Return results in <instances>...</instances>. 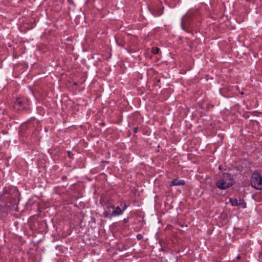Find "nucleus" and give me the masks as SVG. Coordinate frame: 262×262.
Instances as JSON below:
<instances>
[{"label":"nucleus","mask_w":262,"mask_h":262,"mask_svg":"<svg viewBox=\"0 0 262 262\" xmlns=\"http://www.w3.org/2000/svg\"><path fill=\"white\" fill-rule=\"evenodd\" d=\"M233 184V177L229 173H222L216 182L217 187L221 190L226 189L231 187Z\"/></svg>","instance_id":"f257e3e1"},{"label":"nucleus","mask_w":262,"mask_h":262,"mask_svg":"<svg viewBox=\"0 0 262 262\" xmlns=\"http://www.w3.org/2000/svg\"><path fill=\"white\" fill-rule=\"evenodd\" d=\"M251 184L256 189H262V174L257 171L253 172L251 177Z\"/></svg>","instance_id":"f03ea898"},{"label":"nucleus","mask_w":262,"mask_h":262,"mask_svg":"<svg viewBox=\"0 0 262 262\" xmlns=\"http://www.w3.org/2000/svg\"><path fill=\"white\" fill-rule=\"evenodd\" d=\"M28 105L29 101L28 99L25 97H20L15 100L14 106L16 110H20L26 108Z\"/></svg>","instance_id":"7ed1b4c3"},{"label":"nucleus","mask_w":262,"mask_h":262,"mask_svg":"<svg viewBox=\"0 0 262 262\" xmlns=\"http://www.w3.org/2000/svg\"><path fill=\"white\" fill-rule=\"evenodd\" d=\"M111 208L113 209L112 213L108 212L107 211L105 212V217H109L112 216H117L123 214V210H122L119 207H115V206L113 205L111 206Z\"/></svg>","instance_id":"20e7f679"},{"label":"nucleus","mask_w":262,"mask_h":262,"mask_svg":"<svg viewBox=\"0 0 262 262\" xmlns=\"http://www.w3.org/2000/svg\"><path fill=\"white\" fill-rule=\"evenodd\" d=\"M185 182L183 180H179L178 179H174L170 183V186H180L184 185Z\"/></svg>","instance_id":"39448f33"},{"label":"nucleus","mask_w":262,"mask_h":262,"mask_svg":"<svg viewBox=\"0 0 262 262\" xmlns=\"http://www.w3.org/2000/svg\"><path fill=\"white\" fill-rule=\"evenodd\" d=\"M242 200H240L239 201L236 198H230V202L231 203L232 206H239L242 203Z\"/></svg>","instance_id":"423d86ee"},{"label":"nucleus","mask_w":262,"mask_h":262,"mask_svg":"<svg viewBox=\"0 0 262 262\" xmlns=\"http://www.w3.org/2000/svg\"><path fill=\"white\" fill-rule=\"evenodd\" d=\"M152 54H157L159 52V50H151Z\"/></svg>","instance_id":"0eeeda50"},{"label":"nucleus","mask_w":262,"mask_h":262,"mask_svg":"<svg viewBox=\"0 0 262 262\" xmlns=\"http://www.w3.org/2000/svg\"><path fill=\"white\" fill-rule=\"evenodd\" d=\"M190 47L191 48H197V47H196V46H195L194 45V43H191V44H190Z\"/></svg>","instance_id":"6e6552de"},{"label":"nucleus","mask_w":262,"mask_h":262,"mask_svg":"<svg viewBox=\"0 0 262 262\" xmlns=\"http://www.w3.org/2000/svg\"><path fill=\"white\" fill-rule=\"evenodd\" d=\"M127 205L126 204H124L123 209H122V210H123V212L127 208Z\"/></svg>","instance_id":"1a4fd4ad"},{"label":"nucleus","mask_w":262,"mask_h":262,"mask_svg":"<svg viewBox=\"0 0 262 262\" xmlns=\"http://www.w3.org/2000/svg\"><path fill=\"white\" fill-rule=\"evenodd\" d=\"M138 128L137 127L135 128L134 130L135 133H136L137 132Z\"/></svg>","instance_id":"9d476101"},{"label":"nucleus","mask_w":262,"mask_h":262,"mask_svg":"<svg viewBox=\"0 0 262 262\" xmlns=\"http://www.w3.org/2000/svg\"><path fill=\"white\" fill-rule=\"evenodd\" d=\"M151 49H156V50H158V49H159V48H158V47L155 48V49H154V48H151Z\"/></svg>","instance_id":"9b49d317"},{"label":"nucleus","mask_w":262,"mask_h":262,"mask_svg":"<svg viewBox=\"0 0 262 262\" xmlns=\"http://www.w3.org/2000/svg\"><path fill=\"white\" fill-rule=\"evenodd\" d=\"M240 258H241V257H240V256H238L237 257V259H240Z\"/></svg>","instance_id":"f8f14e48"},{"label":"nucleus","mask_w":262,"mask_h":262,"mask_svg":"<svg viewBox=\"0 0 262 262\" xmlns=\"http://www.w3.org/2000/svg\"><path fill=\"white\" fill-rule=\"evenodd\" d=\"M161 14V13L158 14V15H160Z\"/></svg>","instance_id":"ddd939ff"},{"label":"nucleus","mask_w":262,"mask_h":262,"mask_svg":"<svg viewBox=\"0 0 262 262\" xmlns=\"http://www.w3.org/2000/svg\"><path fill=\"white\" fill-rule=\"evenodd\" d=\"M111 207L110 208H109V207H107V209H109V210H110Z\"/></svg>","instance_id":"4468645a"}]
</instances>
